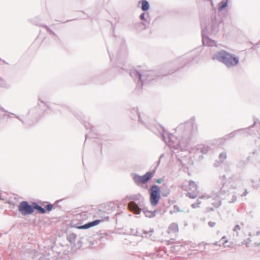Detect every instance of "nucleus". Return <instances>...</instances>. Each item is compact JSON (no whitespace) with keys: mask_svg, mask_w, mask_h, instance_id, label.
Masks as SVG:
<instances>
[{"mask_svg":"<svg viewBox=\"0 0 260 260\" xmlns=\"http://www.w3.org/2000/svg\"><path fill=\"white\" fill-rule=\"evenodd\" d=\"M52 208L53 205L52 204H48L45 207V208H43L36 204H34V206L30 205L26 201L21 202L18 206L19 211L24 215L32 214L35 209H37L41 213H45L46 211H50Z\"/></svg>","mask_w":260,"mask_h":260,"instance_id":"1","label":"nucleus"},{"mask_svg":"<svg viewBox=\"0 0 260 260\" xmlns=\"http://www.w3.org/2000/svg\"><path fill=\"white\" fill-rule=\"evenodd\" d=\"M212 59H217L223 63L228 67H231L237 65L239 62L238 57L231 54L225 51H221L215 54Z\"/></svg>","mask_w":260,"mask_h":260,"instance_id":"2","label":"nucleus"},{"mask_svg":"<svg viewBox=\"0 0 260 260\" xmlns=\"http://www.w3.org/2000/svg\"><path fill=\"white\" fill-rule=\"evenodd\" d=\"M160 199V188L157 185H153L151 188L150 201L152 206H155Z\"/></svg>","mask_w":260,"mask_h":260,"instance_id":"3","label":"nucleus"},{"mask_svg":"<svg viewBox=\"0 0 260 260\" xmlns=\"http://www.w3.org/2000/svg\"><path fill=\"white\" fill-rule=\"evenodd\" d=\"M186 190L187 191L186 196L191 199H195L199 193L198 186L193 181L189 182L188 186Z\"/></svg>","mask_w":260,"mask_h":260,"instance_id":"4","label":"nucleus"},{"mask_svg":"<svg viewBox=\"0 0 260 260\" xmlns=\"http://www.w3.org/2000/svg\"><path fill=\"white\" fill-rule=\"evenodd\" d=\"M152 173L148 172L143 176L135 175L134 180L137 184H144L148 182L152 177Z\"/></svg>","mask_w":260,"mask_h":260,"instance_id":"5","label":"nucleus"},{"mask_svg":"<svg viewBox=\"0 0 260 260\" xmlns=\"http://www.w3.org/2000/svg\"><path fill=\"white\" fill-rule=\"evenodd\" d=\"M129 209L134 212L136 214H139L141 213V209L134 202H130L128 204Z\"/></svg>","mask_w":260,"mask_h":260,"instance_id":"6","label":"nucleus"},{"mask_svg":"<svg viewBox=\"0 0 260 260\" xmlns=\"http://www.w3.org/2000/svg\"><path fill=\"white\" fill-rule=\"evenodd\" d=\"M101 222V220H95L92 222H89L87 224H84V225L79 226L77 228L79 229H88L90 227L99 224Z\"/></svg>","mask_w":260,"mask_h":260,"instance_id":"7","label":"nucleus"},{"mask_svg":"<svg viewBox=\"0 0 260 260\" xmlns=\"http://www.w3.org/2000/svg\"><path fill=\"white\" fill-rule=\"evenodd\" d=\"M179 229L177 224L172 223L169 226L168 233L169 234H174L177 233Z\"/></svg>","mask_w":260,"mask_h":260,"instance_id":"8","label":"nucleus"},{"mask_svg":"<svg viewBox=\"0 0 260 260\" xmlns=\"http://www.w3.org/2000/svg\"><path fill=\"white\" fill-rule=\"evenodd\" d=\"M142 9L143 11H147L149 8V5L148 2L145 0L142 1Z\"/></svg>","mask_w":260,"mask_h":260,"instance_id":"9","label":"nucleus"},{"mask_svg":"<svg viewBox=\"0 0 260 260\" xmlns=\"http://www.w3.org/2000/svg\"><path fill=\"white\" fill-rule=\"evenodd\" d=\"M214 208H218L221 205V202L219 198L213 199L212 203Z\"/></svg>","mask_w":260,"mask_h":260,"instance_id":"10","label":"nucleus"},{"mask_svg":"<svg viewBox=\"0 0 260 260\" xmlns=\"http://www.w3.org/2000/svg\"><path fill=\"white\" fill-rule=\"evenodd\" d=\"M243 225H244L242 223L236 225L233 229L234 231L238 232L241 231L243 227Z\"/></svg>","mask_w":260,"mask_h":260,"instance_id":"11","label":"nucleus"},{"mask_svg":"<svg viewBox=\"0 0 260 260\" xmlns=\"http://www.w3.org/2000/svg\"><path fill=\"white\" fill-rule=\"evenodd\" d=\"M250 242H251V240H250L249 238H248L244 240L243 241H242L241 244L247 245L248 244H249L250 243Z\"/></svg>","mask_w":260,"mask_h":260,"instance_id":"12","label":"nucleus"},{"mask_svg":"<svg viewBox=\"0 0 260 260\" xmlns=\"http://www.w3.org/2000/svg\"><path fill=\"white\" fill-rule=\"evenodd\" d=\"M221 241H222V243L223 244V245H224V247L226 246V245H225L226 244V243L228 242V240L227 239V238L225 237V236H223L221 239Z\"/></svg>","mask_w":260,"mask_h":260,"instance_id":"13","label":"nucleus"},{"mask_svg":"<svg viewBox=\"0 0 260 260\" xmlns=\"http://www.w3.org/2000/svg\"><path fill=\"white\" fill-rule=\"evenodd\" d=\"M208 225L211 228H214L216 225V222L215 221H209L208 222Z\"/></svg>","mask_w":260,"mask_h":260,"instance_id":"14","label":"nucleus"},{"mask_svg":"<svg viewBox=\"0 0 260 260\" xmlns=\"http://www.w3.org/2000/svg\"><path fill=\"white\" fill-rule=\"evenodd\" d=\"M226 6V3H222V5L220 6V9H222L224 8H225Z\"/></svg>","mask_w":260,"mask_h":260,"instance_id":"15","label":"nucleus"},{"mask_svg":"<svg viewBox=\"0 0 260 260\" xmlns=\"http://www.w3.org/2000/svg\"><path fill=\"white\" fill-rule=\"evenodd\" d=\"M140 18L142 19V20H145V14L144 13H143L140 16Z\"/></svg>","mask_w":260,"mask_h":260,"instance_id":"16","label":"nucleus"},{"mask_svg":"<svg viewBox=\"0 0 260 260\" xmlns=\"http://www.w3.org/2000/svg\"><path fill=\"white\" fill-rule=\"evenodd\" d=\"M156 182L158 183H160L162 182V179H158L157 180H156Z\"/></svg>","mask_w":260,"mask_h":260,"instance_id":"17","label":"nucleus"}]
</instances>
